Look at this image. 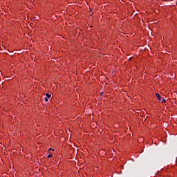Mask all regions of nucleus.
<instances>
[{
  "mask_svg": "<svg viewBox=\"0 0 177 177\" xmlns=\"http://www.w3.org/2000/svg\"><path fill=\"white\" fill-rule=\"evenodd\" d=\"M165 102H166V101H165V99L162 98V100H161V102H162V103H165Z\"/></svg>",
  "mask_w": 177,
  "mask_h": 177,
  "instance_id": "39448f33",
  "label": "nucleus"
},
{
  "mask_svg": "<svg viewBox=\"0 0 177 177\" xmlns=\"http://www.w3.org/2000/svg\"><path fill=\"white\" fill-rule=\"evenodd\" d=\"M46 96H47V97H48V99H50V97H51V95L50 94H49L48 93H47L46 94Z\"/></svg>",
  "mask_w": 177,
  "mask_h": 177,
  "instance_id": "f03ea898",
  "label": "nucleus"
},
{
  "mask_svg": "<svg viewBox=\"0 0 177 177\" xmlns=\"http://www.w3.org/2000/svg\"><path fill=\"white\" fill-rule=\"evenodd\" d=\"M50 150H52L53 151H55L54 149L50 148L49 150H48V153H50Z\"/></svg>",
  "mask_w": 177,
  "mask_h": 177,
  "instance_id": "20e7f679",
  "label": "nucleus"
},
{
  "mask_svg": "<svg viewBox=\"0 0 177 177\" xmlns=\"http://www.w3.org/2000/svg\"><path fill=\"white\" fill-rule=\"evenodd\" d=\"M156 95L158 100H159V102H161V95H160V94H158V93H156Z\"/></svg>",
  "mask_w": 177,
  "mask_h": 177,
  "instance_id": "f257e3e1",
  "label": "nucleus"
},
{
  "mask_svg": "<svg viewBox=\"0 0 177 177\" xmlns=\"http://www.w3.org/2000/svg\"><path fill=\"white\" fill-rule=\"evenodd\" d=\"M100 95H101V96H103V93H101Z\"/></svg>",
  "mask_w": 177,
  "mask_h": 177,
  "instance_id": "0eeeda50",
  "label": "nucleus"
},
{
  "mask_svg": "<svg viewBox=\"0 0 177 177\" xmlns=\"http://www.w3.org/2000/svg\"><path fill=\"white\" fill-rule=\"evenodd\" d=\"M45 102H48V97L45 98Z\"/></svg>",
  "mask_w": 177,
  "mask_h": 177,
  "instance_id": "423d86ee",
  "label": "nucleus"
},
{
  "mask_svg": "<svg viewBox=\"0 0 177 177\" xmlns=\"http://www.w3.org/2000/svg\"><path fill=\"white\" fill-rule=\"evenodd\" d=\"M53 156V154L49 153V155L48 156V158H52Z\"/></svg>",
  "mask_w": 177,
  "mask_h": 177,
  "instance_id": "7ed1b4c3",
  "label": "nucleus"
}]
</instances>
